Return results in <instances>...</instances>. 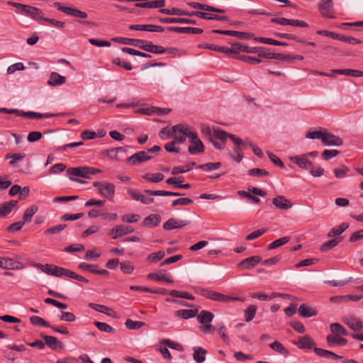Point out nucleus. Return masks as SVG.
Listing matches in <instances>:
<instances>
[{"mask_svg": "<svg viewBox=\"0 0 363 363\" xmlns=\"http://www.w3.org/2000/svg\"><path fill=\"white\" fill-rule=\"evenodd\" d=\"M7 4L16 8L18 13L27 16L35 21H43V19L44 13L38 8L13 1H8Z\"/></svg>", "mask_w": 363, "mask_h": 363, "instance_id": "1", "label": "nucleus"}, {"mask_svg": "<svg viewBox=\"0 0 363 363\" xmlns=\"http://www.w3.org/2000/svg\"><path fill=\"white\" fill-rule=\"evenodd\" d=\"M200 294L202 296L210 300L223 303H228L231 301H238L242 302L245 301V298L242 297H233L230 296H227L221 293L206 289H201L200 290Z\"/></svg>", "mask_w": 363, "mask_h": 363, "instance_id": "2", "label": "nucleus"}, {"mask_svg": "<svg viewBox=\"0 0 363 363\" xmlns=\"http://www.w3.org/2000/svg\"><path fill=\"white\" fill-rule=\"evenodd\" d=\"M292 343L301 350H313L315 354L318 350H322L317 347L314 340L307 335L299 337L298 340L292 341Z\"/></svg>", "mask_w": 363, "mask_h": 363, "instance_id": "3", "label": "nucleus"}, {"mask_svg": "<svg viewBox=\"0 0 363 363\" xmlns=\"http://www.w3.org/2000/svg\"><path fill=\"white\" fill-rule=\"evenodd\" d=\"M94 186L97 188L99 193L104 198L111 200L115 194V185L112 183L95 182Z\"/></svg>", "mask_w": 363, "mask_h": 363, "instance_id": "4", "label": "nucleus"}, {"mask_svg": "<svg viewBox=\"0 0 363 363\" xmlns=\"http://www.w3.org/2000/svg\"><path fill=\"white\" fill-rule=\"evenodd\" d=\"M53 6L57 8V9L60 11H62L67 15L74 16V17H78L80 18H86L88 15L86 12L78 10L74 8L69 7L62 6L61 3L60 2H55L53 4Z\"/></svg>", "mask_w": 363, "mask_h": 363, "instance_id": "5", "label": "nucleus"}, {"mask_svg": "<svg viewBox=\"0 0 363 363\" xmlns=\"http://www.w3.org/2000/svg\"><path fill=\"white\" fill-rule=\"evenodd\" d=\"M153 157L148 155L147 151H140L126 159V162L131 165H138L142 162L150 160Z\"/></svg>", "mask_w": 363, "mask_h": 363, "instance_id": "6", "label": "nucleus"}, {"mask_svg": "<svg viewBox=\"0 0 363 363\" xmlns=\"http://www.w3.org/2000/svg\"><path fill=\"white\" fill-rule=\"evenodd\" d=\"M318 6L323 16L328 18H334L333 0H321L318 3Z\"/></svg>", "mask_w": 363, "mask_h": 363, "instance_id": "7", "label": "nucleus"}, {"mask_svg": "<svg viewBox=\"0 0 363 363\" xmlns=\"http://www.w3.org/2000/svg\"><path fill=\"white\" fill-rule=\"evenodd\" d=\"M153 19L162 23H197L196 20L186 18L155 17Z\"/></svg>", "mask_w": 363, "mask_h": 363, "instance_id": "8", "label": "nucleus"}, {"mask_svg": "<svg viewBox=\"0 0 363 363\" xmlns=\"http://www.w3.org/2000/svg\"><path fill=\"white\" fill-rule=\"evenodd\" d=\"M147 278L150 280L164 281L167 283H172L174 281L172 276L167 273L166 270L150 273L147 274Z\"/></svg>", "mask_w": 363, "mask_h": 363, "instance_id": "9", "label": "nucleus"}, {"mask_svg": "<svg viewBox=\"0 0 363 363\" xmlns=\"http://www.w3.org/2000/svg\"><path fill=\"white\" fill-rule=\"evenodd\" d=\"M176 132L179 133H184L186 135V137H189V142L191 143H193L194 140L199 139L197 133L196 132L189 131L187 128H184L181 125H176L172 128V130L168 131V137L169 135H173V134Z\"/></svg>", "mask_w": 363, "mask_h": 363, "instance_id": "10", "label": "nucleus"}, {"mask_svg": "<svg viewBox=\"0 0 363 363\" xmlns=\"http://www.w3.org/2000/svg\"><path fill=\"white\" fill-rule=\"evenodd\" d=\"M290 160L301 169L310 171L311 169L313 168V164L308 159L307 155L294 156L291 157Z\"/></svg>", "mask_w": 363, "mask_h": 363, "instance_id": "11", "label": "nucleus"}, {"mask_svg": "<svg viewBox=\"0 0 363 363\" xmlns=\"http://www.w3.org/2000/svg\"><path fill=\"white\" fill-rule=\"evenodd\" d=\"M213 33L222 34L225 35H230L236 37L239 39H250L253 37V35L250 33L240 32L235 30H212Z\"/></svg>", "mask_w": 363, "mask_h": 363, "instance_id": "12", "label": "nucleus"}, {"mask_svg": "<svg viewBox=\"0 0 363 363\" xmlns=\"http://www.w3.org/2000/svg\"><path fill=\"white\" fill-rule=\"evenodd\" d=\"M0 267L7 270H11L22 269L23 266L19 262L12 258L0 257Z\"/></svg>", "mask_w": 363, "mask_h": 363, "instance_id": "13", "label": "nucleus"}, {"mask_svg": "<svg viewBox=\"0 0 363 363\" xmlns=\"http://www.w3.org/2000/svg\"><path fill=\"white\" fill-rule=\"evenodd\" d=\"M189 223V221L185 220H179L177 218H169L164 224L163 228L166 230L181 228Z\"/></svg>", "mask_w": 363, "mask_h": 363, "instance_id": "14", "label": "nucleus"}, {"mask_svg": "<svg viewBox=\"0 0 363 363\" xmlns=\"http://www.w3.org/2000/svg\"><path fill=\"white\" fill-rule=\"evenodd\" d=\"M133 231L134 229L133 227L120 225L113 228L109 231V234L112 235L113 239H117L122 235L131 233Z\"/></svg>", "mask_w": 363, "mask_h": 363, "instance_id": "15", "label": "nucleus"}, {"mask_svg": "<svg viewBox=\"0 0 363 363\" xmlns=\"http://www.w3.org/2000/svg\"><path fill=\"white\" fill-rule=\"evenodd\" d=\"M272 203L277 208L281 210H288L293 206L292 202L284 196L279 195L272 199Z\"/></svg>", "mask_w": 363, "mask_h": 363, "instance_id": "16", "label": "nucleus"}, {"mask_svg": "<svg viewBox=\"0 0 363 363\" xmlns=\"http://www.w3.org/2000/svg\"><path fill=\"white\" fill-rule=\"evenodd\" d=\"M167 30L172 31L178 33H187V34H201L203 32V30L199 28H193V27H174V26H168L167 27Z\"/></svg>", "mask_w": 363, "mask_h": 363, "instance_id": "17", "label": "nucleus"}, {"mask_svg": "<svg viewBox=\"0 0 363 363\" xmlns=\"http://www.w3.org/2000/svg\"><path fill=\"white\" fill-rule=\"evenodd\" d=\"M113 41L122 44V45H128L132 46H136L140 48V46H143V44H145V40L140 39H134V38H123V37H116L112 39Z\"/></svg>", "mask_w": 363, "mask_h": 363, "instance_id": "18", "label": "nucleus"}, {"mask_svg": "<svg viewBox=\"0 0 363 363\" xmlns=\"http://www.w3.org/2000/svg\"><path fill=\"white\" fill-rule=\"evenodd\" d=\"M322 143L326 146H340L343 142L339 136L325 133Z\"/></svg>", "mask_w": 363, "mask_h": 363, "instance_id": "19", "label": "nucleus"}, {"mask_svg": "<svg viewBox=\"0 0 363 363\" xmlns=\"http://www.w3.org/2000/svg\"><path fill=\"white\" fill-rule=\"evenodd\" d=\"M231 50H234L233 51V55L231 56H238V53L239 51L245 52L247 53H256L258 52L257 47L250 48L247 45H242L240 43H236L232 44Z\"/></svg>", "mask_w": 363, "mask_h": 363, "instance_id": "20", "label": "nucleus"}, {"mask_svg": "<svg viewBox=\"0 0 363 363\" xmlns=\"http://www.w3.org/2000/svg\"><path fill=\"white\" fill-rule=\"evenodd\" d=\"M140 49L153 54H163L166 52V48L164 47L154 45L147 40H145V44H143V46H140Z\"/></svg>", "mask_w": 363, "mask_h": 363, "instance_id": "21", "label": "nucleus"}, {"mask_svg": "<svg viewBox=\"0 0 363 363\" xmlns=\"http://www.w3.org/2000/svg\"><path fill=\"white\" fill-rule=\"evenodd\" d=\"M342 321L354 331L360 330L363 328L362 322L355 317H344Z\"/></svg>", "mask_w": 363, "mask_h": 363, "instance_id": "22", "label": "nucleus"}, {"mask_svg": "<svg viewBox=\"0 0 363 363\" xmlns=\"http://www.w3.org/2000/svg\"><path fill=\"white\" fill-rule=\"evenodd\" d=\"M261 262L262 258L259 256H252L243 259L238 266L242 269H250Z\"/></svg>", "mask_w": 363, "mask_h": 363, "instance_id": "23", "label": "nucleus"}, {"mask_svg": "<svg viewBox=\"0 0 363 363\" xmlns=\"http://www.w3.org/2000/svg\"><path fill=\"white\" fill-rule=\"evenodd\" d=\"M189 5L194 8L197 9H201L209 12H215V13H225V10L222 9H218L212 6H209L207 4H201L199 2H190L189 3Z\"/></svg>", "mask_w": 363, "mask_h": 363, "instance_id": "24", "label": "nucleus"}, {"mask_svg": "<svg viewBox=\"0 0 363 363\" xmlns=\"http://www.w3.org/2000/svg\"><path fill=\"white\" fill-rule=\"evenodd\" d=\"M161 216L158 214H150L145 218L143 225L146 228H152L158 225L161 221Z\"/></svg>", "mask_w": 363, "mask_h": 363, "instance_id": "25", "label": "nucleus"}, {"mask_svg": "<svg viewBox=\"0 0 363 363\" xmlns=\"http://www.w3.org/2000/svg\"><path fill=\"white\" fill-rule=\"evenodd\" d=\"M298 311L299 314L304 318H311L315 316L318 314V311L315 308L311 307L306 304H301L298 307Z\"/></svg>", "mask_w": 363, "mask_h": 363, "instance_id": "26", "label": "nucleus"}, {"mask_svg": "<svg viewBox=\"0 0 363 363\" xmlns=\"http://www.w3.org/2000/svg\"><path fill=\"white\" fill-rule=\"evenodd\" d=\"M144 192L148 196H183V193L180 192H174V191H163V190H144Z\"/></svg>", "mask_w": 363, "mask_h": 363, "instance_id": "27", "label": "nucleus"}, {"mask_svg": "<svg viewBox=\"0 0 363 363\" xmlns=\"http://www.w3.org/2000/svg\"><path fill=\"white\" fill-rule=\"evenodd\" d=\"M41 337L45 340V345L46 344L52 350H56L57 346L60 348L63 347V343L61 341L57 340L55 337L43 334L41 335Z\"/></svg>", "mask_w": 363, "mask_h": 363, "instance_id": "28", "label": "nucleus"}, {"mask_svg": "<svg viewBox=\"0 0 363 363\" xmlns=\"http://www.w3.org/2000/svg\"><path fill=\"white\" fill-rule=\"evenodd\" d=\"M128 193L132 197L133 199L135 201H140L143 204L148 205L154 202L153 198L146 197L143 194L137 193L135 190H128Z\"/></svg>", "mask_w": 363, "mask_h": 363, "instance_id": "29", "label": "nucleus"}, {"mask_svg": "<svg viewBox=\"0 0 363 363\" xmlns=\"http://www.w3.org/2000/svg\"><path fill=\"white\" fill-rule=\"evenodd\" d=\"M193 351V359L196 363H203L206 360V350L201 347H194Z\"/></svg>", "mask_w": 363, "mask_h": 363, "instance_id": "30", "label": "nucleus"}, {"mask_svg": "<svg viewBox=\"0 0 363 363\" xmlns=\"http://www.w3.org/2000/svg\"><path fill=\"white\" fill-rule=\"evenodd\" d=\"M199 47L206 49H209L211 50H215L221 53H225L228 56H231V55H233V51L234 50H231V48H230L228 47L218 46L213 44H205L203 45H200Z\"/></svg>", "mask_w": 363, "mask_h": 363, "instance_id": "31", "label": "nucleus"}, {"mask_svg": "<svg viewBox=\"0 0 363 363\" xmlns=\"http://www.w3.org/2000/svg\"><path fill=\"white\" fill-rule=\"evenodd\" d=\"M17 201H6L0 206V217H6L17 205Z\"/></svg>", "mask_w": 363, "mask_h": 363, "instance_id": "32", "label": "nucleus"}, {"mask_svg": "<svg viewBox=\"0 0 363 363\" xmlns=\"http://www.w3.org/2000/svg\"><path fill=\"white\" fill-rule=\"evenodd\" d=\"M327 344L330 347H334L335 345L344 346L347 343V340L344 337H337L333 335H328L326 337Z\"/></svg>", "mask_w": 363, "mask_h": 363, "instance_id": "33", "label": "nucleus"}, {"mask_svg": "<svg viewBox=\"0 0 363 363\" xmlns=\"http://www.w3.org/2000/svg\"><path fill=\"white\" fill-rule=\"evenodd\" d=\"M333 73L337 74H342L346 76H350L354 77H363V72L357 69H332Z\"/></svg>", "mask_w": 363, "mask_h": 363, "instance_id": "34", "label": "nucleus"}, {"mask_svg": "<svg viewBox=\"0 0 363 363\" xmlns=\"http://www.w3.org/2000/svg\"><path fill=\"white\" fill-rule=\"evenodd\" d=\"M195 14L196 16L205 20H216L220 21H226L228 20V17L225 16H219L207 12L201 11V13H196Z\"/></svg>", "mask_w": 363, "mask_h": 363, "instance_id": "35", "label": "nucleus"}, {"mask_svg": "<svg viewBox=\"0 0 363 363\" xmlns=\"http://www.w3.org/2000/svg\"><path fill=\"white\" fill-rule=\"evenodd\" d=\"M67 172L69 175H74V176L81 177L83 178L88 179L87 167H85V166L69 168L67 170Z\"/></svg>", "mask_w": 363, "mask_h": 363, "instance_id": "36", "label": "nucleus"}, {"mask_svg": "<svg viewBox=\"0 0 363 363\" xmlns=\"http://www.w3.org/2000/svg\"><path fill=\"white\" fill-rule=\"evenodd\" d=\"M192 144L188 148V151L191 155H197L204 151L203 144L199 138L194 140Z\"/></svg>", "mask_w": 363, "mask_h": 363, "instance_id": "37", "label": "nucleus"}, {"mask_svg": "<svg viewBox=\"0 0 363 363\" xmlns=\"http://www.w3.org/2000/svg\"><path fill=\"white\" fill-rule=\"evenodd\" d=\"M196 315L197 320L201 324L210 323L214 318L213 313L205 310L201 311L200 313Z\"/></svg>", "mask_w": 363, "mask_h": 363, "instance_id": "38", "label": "nucleus"}, {"mask_svg": "<svg viewBox=\"0 0 363 363\" xmlns=\"http://www.w3.org/2000/svg\"><path fill=\"white\" fill-rule=\"evenodd\" d=\"M66 78L57 72H52L48 80V84L50 86H57L63 84Z\"/></svg>", "mask_w": 363, "mask_h": 363, "instance_id": "39", "label": "nucleus"}, {"mask_svg": "<svg viewBox=\"0 0 363 363\" xmlns=\"http://www.w3.org/2000/svg\"><path fill=\"white\" fill-rule=\"evenodd\" d=\"M198 313V310L181 309L175 312V315L181 317L183 319H189L195 317Z\"/></svg>", "mask_w": 363, "mask_h": 363, "instance_id": "40", "label": "nucleus"}, {"mask_svg": "<svg viewBox=\"0 0 363 363\" xmlns=\"http://www.w3.org/2000/svg\"><path fill=\"white\" fill-rule=\"evenodd\" d=\"M348 227H349V224L347 223H342L340 225L332 228L328 233L327 236H328V238H333L335 236L340 235L346 229H347Z\"/></svg>", "mask_w": 363, "mask_h": 363, "instance_id": "41", "label": "nucleus"}, {"mask_svg": "<svg viewBox=\"0 0 363 363\" xmlns=\"http://www.w3.org/2000/svg\"><path fill=\"white\" fill-rule=\"evenodd\" d=\"M269 347L274 351L282 354L285 357L289 355V351L286 349L281 342L279 341H274V342L269 344Z\"/></svg>", "mask_w": 363, "mask_h": 363, "instance_id": "42", "label": "nucleus"}, {"mask_svg": "<svg viewBox=\"0 0 363 363\" xmlns=\"http://www.w3.org/2000/svg\"><path fill=\"white\" fill-rule=\"evenodd\" d=\"M316 354L320 357H324V358H330L334 360H339V359H342L343 358L342 356H340L331 351L326 350L324 349L318 350L316 351Z\"/></svg>", "mask_w": 363, "mask_h": 363, "instance_id": "43", "label": "nucleus"}, {"mask_svg": "<svg viewBox=\"0 0 363 363\" xmlns=\"http://www.w3.org/2000/svg\"><path fill=\"white\" fill-rule=\"evenodd\" d=\"M213 138H216L220 140L223 144H225L227 141V138H229V135H231V133H228L218 128H213Z\"/></svg>", "mask_w": 363, "mask_h": 363, "instance_id": "44", "label": "nucleus"}, {"mask_svg": "<svg viewBox=\"0 0 363 363\" xmlns=\"http://www.w3.org/2000/svg\"><path fill=\"white\" fill-rule=\"evenodd\" d=\"M194 165H196L195 162H190L188 164H186L185 165V167H182V166L174 167L172 170V174L173 175H177L179 174L187 172L190 171L191 169V167Z\"/></svg>", "mask_w": 363, "mask_h": 363, "instance_id": "45", "label": "nucleus"}, {"mask_svg": "<svg viewBox=\"0 0 363 363\" xmlns=\"http://www.w3.org/2000/svg\"><path fill=\"white\" fill-rule=\"evenodd\" d=\"M38 208L37 206H31L30 207L28 208L23 216V221L26 223L30 222L32 220V218L33 215L38 211Z\"/></svg>", "mask_w": 363, "mask_h": 363, "instance_id": "46", "label": "nucleus"}, {"mask_svg": "<svg viewBox=\"0 0 363 363\" xmlns=\"http://www.w3.org/2000/svg\"><path fill=\"white\" fill-rule=\"evenodd\" d=\"M142 177L144 179L149 181L150 182L158 183L164 179V176L162 173H155V174L147 173V174H143L142 176Z\"/></svg>", "mask_w": 363, "mask_h": 363, "instance_id": "47", "label": "nucleus"}, {"mask_svg": "<svg viewBox=\"0 0 363 363\" xmlns=\"http://www.w3.org/2000/svg\"><path fill=\"white\" fill-rule=\"evenodd\" d=\"M342 238H334V239H332V240H330L325 242H324L321 247H320V250L322 252H326L332 248H333L334 247H335L339 242H340L342 241Z\"/></svg>", "mask_w": 363, "mask_h": 363, "instance_id": "48", "label": "nucleus"}, {"mask_svg": "<svg viewBox=\"0 0 363 363\" xmlns=\"http://www.w3.org/2000/svg\"><path fill=\"white\" fill-rule=\"evenodd\" d=\"M257 307L254 305L248 306L244 312L245 320L246 322H250L255 316Z\"/></svg>", "mask_w": 363, "mask_h": 363, "instance_id": "49", "label": "nucleus"}, {"mask_svg": "<svg viewBox=\"0 0 363 363\" xmlns=\"http://www.w3.org/2000/svg\"><path fill=\"white\" fill-rule=\"evenodd\" d=\"M290 238L289 237H282L281 238H279L274 241H273L272 243L269 245L267 247V249L269 250L276 249L277 247H279L286 243H287L289 241Z\"/></svg>", "mask_w": 363, "mask_h": 363, "instance_id": "50", "label": "nucleus"}, {"mask_svg": "<svg viewBox=\"0 0 363 363\" xmlns=\"http://www.w3.org/2000/svg\"><path fill=\"white\" fill-rule=\"evenodd\" d=\"M169 295L173 297L182 298L187 300H194V296L187 292L180 291L177 290H172L169 291Z\"/></svg>", "mask_w": 363, "mask_h": 363, "instance_id": "51", "label": "nucleus"}, {"mask_svg": "<svg viewBox=\"0 0 363 363\" xmlns=\"http://www.w3.org/2000/svg\"><path fill=\"white\" fill-rule=\"evenodd\" d=\"M125 327L129 330H138L145 325L143 321H134L131 319H127L125 323Z\"/></svg>", "mask_w": 363, "mask_h": 363, "instance_id": "52", "label": "nucleus"}, {"mask_svg": "<svg viewBox=\"0 0 363 363\" xmlns=\"http://www.w3.org/2000/svg\"><path fill=\"white\" fill-rule=\"evenodd\" d=\"M121 50H122V52H123L125 53H128L131 55H135V56H139V57H145V58L151 57V55L150 54L143 52L134 50L130 48L124 47L121 49Z\"/></svg>", "mask_w": 363, "mask_h": 363, "instance_id": "53", "label": "nucleus"}, {"mask_svg": "<svg viewBox=\"0 0 363 363\" xmlns=\"http://www.w3.org/2000/svg\"><path fill=\"white\" fill-rule=\"evenodd\" d=\"M221 162H208L203 164H200L197 167L198 169L204 170V171H213L215 169H218L221 167Z\"/></svg>", "mask_w": 363, "mask_h": 363, "instance_id": "54", "label": "nucleus"}, {"mask_svg": "<svg viewBox=\"0 0 363 363\" xmlns=\"http://www.w3.org/2000/svg\"><path fill=\"white\" fill-rule=\"evenodd\" d=\"M362 298V296L359 295H346V296H339L331 298V300H337L339 301H358Z\"/></svg>", "mask_w": 363, "mask_h": 363, "instance_id": "55", "label": "nucleus"}, {"mask_svg": "<svg viewBox=\"0 0 363 363\" xmlns=\"http://www.w3.org/2000/svg\"><path fill=\"white\" fill-rule=\"evenodd\" d=\"M54 275L55 277H61L62 276H66V277H68L70 278V276L72 274V272L71 270L69 269H65V268H63V267H57L56 265L54 266Z\"/></svg>", "mask_w": 363, "mask_h": 363, "instance_id": "56", "label": "nucleus"}, {"mask_svg": "<svg viewBox=\"0 0 363 363\" xmlns=\"http://www.w3.org/2000/svg\"><path fill=\"white\" fill-rule=\"evenodd\" d=\"M234 58L239 59L246 63L250 64V65H257L259 64L262 61L260 59L248 56V55H238V56H233Z\"/></svg>", "mask_w": 363, "mask_h": 363, "instance_id": "57", "label": "nucleus"}, {"mask_svg": "<svg viewBox=\"0 0 363 363\" xmlns=\"http://www.w3.org/2000/svg\"><path fill=\"white\" fill-rule=\"evenodd\" d=\"M94 325L100 331L108 333H113L115 332V329L106 323L95 321Z\"/></svg>", "mask_w": 363, "mask_h": 363, "instance_id": "58", "label": "nucleus"}, {"mask_svg": "<svg viewBox=\"0 0 363 363\" xmlns=\"http://www.w3.org/2000/svg\"><path fill=\"white\" fill-rule=\"evenodd\" d=\"M164 256H165V252L164 251L160 250V251L153 252V253H151L150 255H149L147 257V260L150 262L155 263V262L162 259Z\"/></svg>", "mask_w": 363, "mask_h": 363, "instance_id": "59", "label": "nucleus"}, {"mask_svg": "<svg viewBox=\"0 0 363 363\" xmlns=\"http://www.w3.org/2000/svg\"><path fill=\"white\" fill-rule=\"evenodd\" d=\"M30 321L33 325H40L45 328L51 327L50 324L45 321L43 318L40 316H31L30 318Z\"/></svg>", "mask_w": 363, "mask_h": 363, "instance_id": "60", "label": "nucleus"}, {"mask_svg": "<svg viewBox=\"0 0 363 363\" xmlns=\"http://www.w3.org/2000/svg\"><path fill=\"white\" fill-rule=\"evenodd\" d=\"M258 52L257 53L259 57H262L264 59H273L274 52H269V48L264 47H257Z\"/></svg>", "mask_w": 363, "mask_h": 363, "instance_id": "61", "label": "nucleus"}, {"mask_svg": "<svg viewBox=\"0 0 363 363\" xmlns=\"http://www.w3.org/2000/svg\"><path fill=\"white\" fill-rule=\"evenodd\" d=\"M160 343L167 346L168 347L174 350H177L178 351H182L183 347L181 345L177 342H173L169 339H163L160 341Z\"/></svg>", "mask_w": 363, "mask_h": 363, "instance_id": "62", "label": "nucleus"}, {"mask_svg": "<svg viewBox=\"0 0 363 363\" xmlns=\"http://www.w3.org/2000/svg\"><path fill=\"white\" fill-rule=\"evenodd\" d=\"M121 270L124 274H130L134 269V266L128 261H124L120 264Z\"/></svg>", "mask_w": 363, "mask_h": 363, "instance_id": "63", "label": "nucleus"}, {"mask_svg": "<svg viewBox=\"0 0 363 363\" xmlns=\"http://www.w3.org/2000/svg\"><path fill=\"white\" fill-rule=\"evenodd\" d=\"M140 218L138 214H125L121 217V220L128 223H133L138 222Z\"/></svg>", "mask_w": 363, "mask_h": 363, "instance_id": "64", "label": "nucleus"}]
</instances>
